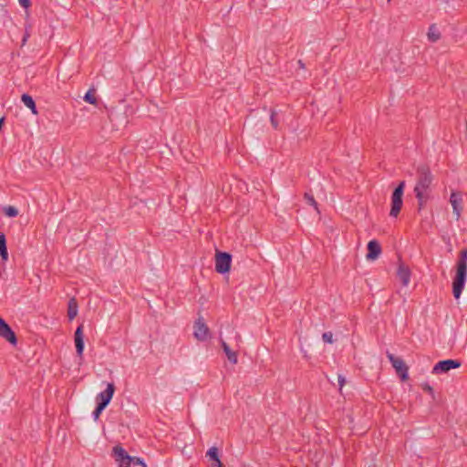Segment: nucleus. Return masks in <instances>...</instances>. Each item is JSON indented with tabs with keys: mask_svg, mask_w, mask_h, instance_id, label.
I'll list each match as a JSON object with an SVG mask.
<instances>
[{
	"mask_svg": "<svg viewBox=\"0 0 467 467\" xmlns=\"http://www.w3.org/2000/svg\"><path fill=\"white\" fill-rule=\"evenodd\" d=\"M416 183L413 192L418 202L419 210H421L431 199V184L434 176L427 164H420L416 169Z\"/></svg>",
	"mask_w": 467,
	"mask_h": 467,
	"instance_id": "obj_1",
	"label": "nucleus"
},
{
	"mask_svg": "<svg viewBox=\"0 0 467 467\" xmlns=\"http://www.w3.org/2000/svg\"><path fill=\"white\" fill-rule=\"evenodd\" d=\"M467 278V249H462L457 262L456 275L452 282L453 296L460 298Z\"/></svg>",
	"mask_w": 467,
	"mask_h": 467,
	"instance_id": "obj_2",
	"label": "nucleus"
},
{
	"mask_svg": "<svg viewBox=\"0 0 467 467\" xmlns=\"http://www.w3.org/2000/svg\"><path fill=\"white\" fill-rule=\"evenodd\" d=\"M405 188V182L401 181L399 185L395 188L391 195V209L389 215L391 217H397L401 210L403 201V192Z\"/></svg>",
	"mask_w": 467,
	"mask_h": 467,
	"instance_id": "obj_3",
	"label": "nucleus"
},
{
	"mask_svg": "<svg viewBox=\"0 0 467 467\" xmlns=\"http://www.w3.org/2000/svg\"><path fill=\"white\" fill-rule=\"evenodd\" d=\"M232 262V255L226 252H216L215 270L219 274L229 272Z\"/></svg>",
	"mask_w": 467,
	"mask_h": 467,
	"instance_id": "obj_4",
	"label": "nucleus"
},
{
	"mask_svg": "<svg viewBox=\"0 0 467 467\" xmlns=\"http://www.w3.org/2000/svg\"><path fill=\"white\" fill-rule=\"evenodd\" d=\"M387 357L397 373L400 375L402 380L408 379L409 368L400 358H396L393 354L387 352Z\"/></svg>",
	"mask_w": 467,
	"mask_h": 467,
	"instance_id": "obj_5",
	"label": "nucleus"
},
{
	"mask_svg": "<svg viewBox=\"0 0 467 467\" xmlns=\"http://www.w3.org/2000/svg\"><path fill=\"white\" fill-rule=\"evenodd\" d=\"M193 336L199 341H205L210 336V329L202 317L194 323Z\"/></svg>",
	"mask_w": 467,
	"mask_h": 467,
	"instance_id": "obj_6",
	"label": "nucleus"
},
{
	"mask_svg": "<svg viewBox=\"0 0 467 467\" xmlns=\"http://www.w3.org/2000/svg\"><path fill=\"white\" fill-rule=\"evenodd\" d=\"M461 367V362L456 359H446L439 361L432 368L433 374H441L450 371L452 368Z\"/></svg>",
	"mask_w": 467,
	"mask_h": 467,
	"instance_id": "obj_7",
	"label": "nucleus"
},
{
	"mask_svg": "<svg viewBox=\"0 0 467 467\" xmlns=\"http://www.w3.org/2000/svg\"><path fill=\"white\" fill-rule=\"evenodd\" d=\"M0 337L8 341L12 346H16L17 338L10 326L0 317Z\"/></svg>",
	"mask_w": 467,
	"mask_h": 467,
	"instance_id": "obj_8",
	"label": "nucleus"
},
{
	"mask_svg": "<svg viewBox=\"0 0 467 467\" xmlns=\"http://www.w3.org/2000/svg\"><path fill=\"white\" fill-rule=\"evenodd\" d=\"M115 390H116V387H115L114 383H112V382L107 383L106 389L97 395V398H96L97 402L101 404L104 407H107L109 404V402L115 393Z\"/></svg>",
	"mask_w": 467,
	"mask_h": 467,
	"instance_id": "obj_9",
	"label": "nucleus"
},
{
	"mask_svg": "<svg viewBox=\"0 0 467 467\" xmlns=\"http://www.w3.org/2000/svg\"><path fill=\"white\" fill-rule=\"evenodd\" d=\"M113 453L119 467H130L132 456L129 455L121 446L113 447Z\"/></svg>",
	"mask_w": 467,
	"mask_h": 467,
	"instance_id": "obj_10",
	"label": "nucleus"
},
{
	"mask_svg": "<svg viewBox=\"0 0 467 467\" xmlns=\"http://www.w3.org/2000/svg\"><path fill=\"white\" fill-rule=\"evenodd\" d=\"M450 203L452 206V213L455 217V219L458 221L461 217L462 211V193L459 192H451L450 196Z\"/></svg>",
	"mask_w": 467,
	"mask_h": 467,
	"instance_id": "obj_11",
	"label": "nucleus"
},
{
	"mask_svg": "<svg viewBox=\"0 0 467 467\" xmlns=\"http://www.w3.org/2000/svg\"><path fill=\"white\" fill-rule=\"evenodd\" d=\"M381 246L377 240H371L368 244L367 260L374 261L378 259L381 254Z\"/></svg>",
	"mask_w": 467,
	"mask_h": 467,
	"instance_id": "obj_12",
	"label": "nucleus"
},
{
	"mask_svg": "<svg viewBox=\"0 0 467 467\" xmlns=\"http://www.w3.org/2000/svg\"><path fill=\"white\" fill-rule=\"evenodd\" d=\"M75 346L78 357H82L84 350L83 325L78 327L74 335Z\"/></svg>",
	"mask_w": 467,
	"mask_h": 467,
	"instance_id": "obj_13",
	"label": "nucleus"
},
{
	"mask_svg": "<svg viewBox=\"0 0 467 467\" xmlns=\"http://www.w3.org/2000/svg\"><path fill=\"white\" fill-rule=\"evenodd\" d=\"M397 275L404 286H407L410 280V270L408 265L400 263L398 266Z\"/></svg>",
	"mask_w": 467,
	"mask_h": 467,
	"instance_id": "obj_14",
	"label": "nucleus"
},
{
	"mask_svg": "<svg viewBox=\"0 0 467 467\" xmlns=\"http://www.w3.org/2000/svg\"><path fill=\"white\" fill-rule=\"evenodd\" d=\"M206 457L211 462V466L213 467H223V463L219 458L218 449L216 447H212L206 452Z\"/></svg>",
	"mask_w": 467,
	"mask_h": 467,
	"instance_id": "obj_15",
	"label": "nucleus"
},
{
	"mask_svg": "<svg viewBox=\"0 0 467 467\" xmlns=\"http://www.w3.org/2000/svg\"><path fill=\"white\" fill-rule=\"evenodd\" d=\"M220 341H221L222 348H223L225 355L227 356L228 360L232 364H236L238 362L237 352L232 350L230 348V347L228 346V344L223 338H221Z\"/></svg>",
	"mask_w": 467,
	"mask_h": 467,
	"instance_id": "obj_16",
	"label": "nucleus"
},
{
	"mask_svg": "<svg viewBox=\"0 0 467 467\" xmlns=\"http://www.w3.org/2000/svg\"><path fill=\"white\" fill-rule=\"evenodd\" d=\"M21 100L24 103V105L26 108H28L34 115H37L38 114L36 103H35L33 98L30 95L23 94L22 97H21Z\"/></svg>",
	"mask_w": 467,
	"mask_h": 467,
	"instance_id": "obj_17",
	"label": "nucleus"
},
{
	"mask_svg": "<svg viewBox=\"0 0 467 467\" xmlns=\"http://www.w3.org/2000/svg\"><path fill=\"white\" fill-rule=\"evenodd\" d=\"M78 302L76 298H70L67 305V316L69 320L74 319L78 315Z\"/></svg>",
	"mask_w": 467,
	"mask_h": 467,
	"instance_id": "obj_18",
	"label": "nucleus"
},
{
	"mask_svg": "<svg viewBox=\"0 0 467 467\" xmlns=\"http://www.w3.org/2000/svg\"><path fill=\"white\" fill-rule=\"evenodd\" d=\"M428 40L435 43L441 38V33L435 25H431L427 33Z\"/></svg>",
	"mask_w": 467,
	"mask_h": 467,
	"instance_id": "obj_19",
	"label": "nucleus"
},
{
	"mask_svg": "<svg viewBox=\"0 0 467 467\" xmlns=\"http://www.w3.org/2000/svg\"><path fill=\"white\" fill-rule=\"evenodd\" d=\"M0 256L3 260L8 257L5 236L2 233H0Z\"/></svg>",
	"mask_w": 467,
	"mask_h": 467,
	"instance_id": "obj_20",
	"label": "nucleus"
},
{
	"mask_svg": "<svg viewBox=\"0 0 467 467\" xmlns=\"http://www.w3.org/2000/svg\"><path fill=\"white\" fill-rule=\"evenodd\" d=\"M84 100L89 104L97 105L98 99L95 96V89H89L84 96Z\"/></svg>",
	"mask_w": 467,
	"mask_h": 467,
	"instance_id": "obj_21",
	"label": "nucleus"
},
{
	"mask_svg": "<svg viewBox=\"0 0 467 467\" xmlns=\"http://www.w3.org/2000/svg\"><path fill=\"white\" fill-rule=\"evenodd\" d=\"M4 213L8 217H16L18 215V210L15 206H5L3 208Z\"/></svg>",
	"mask_w": 467,
	"mask_h": 467,
	"instance_id": "obj_22",
	"label": "nucleus"
},
{
	"mask_svg": "<svg viewBox=\"0 0 467 467\" xmlns=\"http://www.w3.org/2000/svg\"><path fill=\"white\" fill-rule=\"evenodd\" d=\"M304 197L308 204L312 205L316 210H317V202H316L313 195L306 192Z\"/></svg>",
	"mask_w": 467,
	"mask_h": 467,
	"instance_id": "obj_23",
	"label": "nucleus"
},
{
	"mask_svg": "<svg viewBox=\"0 0 467 467\" xmlns=\"http://www.w3.org/2000/svg\"><path fill=\"white\" fill-rule=\"evenodd\" d=\"M270 121L275 130H277L279 127L278 120L276 119V112L275 110H271L270 114Z\"/></svg>",
	"mask_w": 467,
	"mask_h": 467,
	"instance_id": "obj_24",
	"label": "nucleus"
},
{
	"mask_svg": "<svg viewBox=\"0 0 467 467\" xmlns=\"http://www.w3.org/2000/svg\"><path fill=\"white\" fill-rule=\"evenodd\" d=\"M106 409V407L102 406L101 404L98 403L95 410L93 411V419L97 420L99 418V415L101 412Z\"/></svg>",
	"mask_w": 467,
	"mask_h": 467,
	"instance_id": "obj_25",
	"label": "nucleus"
},
{
	"mask_svg": "<svg viewBox=\"0 0 467 467\" xmlns=\"http://www.w3.org/2000/svg\"><path fill=\"white\" fill-rule=\"evenodd\" d=\"M130 464L140 465L141 467H148L147 464L144 462V461L140 457L132 456Z\"/></svg>",
	"mask_w": 467,
	"mask_h": 467,
	"instance_id": "obj_26",
	"label": "nucleus"
},
{
	"mask_svg": "<svg viewBox=\"0 0 467 467\" xmlns=\"http://www.w3.org/2000/svg\"><path fill=\"white\" fill-rule=\"evenodd\" d=\"M322 338L325 342L331 344L333 342V334L332 332H325L322 335Z\"/></svg>",
	"mask_w": 467,
	"mask_h": 467,
	"instance_id": "obj_27",
	"label": "nucleus"
},
{
	"mask_svg": "<svg viewBox=\"0 0 467 467\" xmlns=\"http://www.w3.org/2000/svg\"><path fill=\"white\" fill-rule=\"evenodd\" d=\"M29 27L30 26H26V32H25V35L23 36V39H22V46L26 45L27 39L29 38L30 36V33H29Z\"/></svg>",
	"mask_w": 467,
	"mask_h": 467,
	"instance_id": "obj_28",
	"label": "nucleus"
},
{
	"mask_svg": "<svg viewBox=\"0 0 467 467\" xmlns=\"http://www.w3.org/2000/svg\"><path fill=\"white\" fill-rule=\"evenodd\" d=\"M337 381H338V385H339V390L341 391L342 388L346 382L345 377L342 375H338Z\"/></svg>",
	"mask_w": 467,
	"mask_h": 467,
	"instance_id": "obj_29",
	"label": "nucleus"
},
{
	"mask_svg": "<svg viewBox=\"0 0 467 467\" xmlns=\"http://www.w3.org/2000/svg\"><path fill=\"white\" fill-rule=\"evenodd\" d=\"M21 6L27 8L30 5V0H19Z\"/></svg>",
	"mask_w": 467,
	"mask_h": 467,
	"instance_id": "obj_30",
	"label": "nucleus"
},
{
	"mask_svg": "<svg viewBox=\"0 0 467 467\" xmlns=\"http://www.w3.org/2000/svg\"><path fill=\"white\" fill-rule=\"evenodd\" d=\"M423 389L428 391L431 394H433V389L431 386H429L428 384L423 386Z\"/></svg>",
	"mask_w": 467,
	"mask_h": 467,
	"instance_id": "obj_31",
	"label": "nucleus"
},
{
	"mask_svg": "<svg viewBox=\"0 0 467 467\" xmlns=\"http://www.w3.org/2000/svg\"><path fill=\"white\" fill-rule=\"evenodd\" d=\"M0 9H1V11L4 13V15H5V16H6V15H7V11H6V9H5L3 6H2V7H0Z\"/></svg>",
	"mask_w": 467,
	"mask_h": 467,
	"instance_id": "obj_32",
	"label": "nucleus"
},
{
	"mask_svg": "<svg viewBox=\"0 0 467 467\" xmlns=\"http://www.w3.org/2000/svg\"><path fill=\"white\" fill-rule=\"evenodd\" d=\"M237 342H241V336L239 334H236V337H235Z\"/></svg>",
	"mask_w": 467,
	"mask_h": 467,
	"instance_id": "obj_33",
	"label": "nucleus"
},
{
	"mask_svg": "<svg viewBox=\"0 0 467 467\" xmlns=\"http://www.w3.org/2000/svg\"><path fill=\"white\" fill-rule=\"evenodd\" d=\"M298 64L300 65L301 67H305L301 60L298 61Z\"/></svg>",
	"mask_w": 467,
	"mask_h": 467,
	"instance_id": "obj_34",
	"label": "nucleus"
},
{
	"mask_svg": "<svg viewBox=\"0 0 467 467\" xmlns=\"http://www.w3.org/2000/svg\"><path fill=\"white\" fill-rule=\"evenodd\" d=\"M466 131H467V122H466Z\"/></svg>",
	"mask_w": 467,
	"mask_h": 467,
	"instance_id": "obj_35",
	"label": "nucleus"
},
{
	"mask_svg": "<svg viewBox=\"0 0 467 467\" xmlns=\"http://www.w3.org/2000/svg\"><path fill=\"white\" fill-rule=\"evenodd\" d=\"M391 0H388V2H390Z\"/></svg>",
	"mask_w": 467,
	"mask_h": 467,
	"instance_id": "obj_36",
	"label": "nucleus"
}]
</instances>
